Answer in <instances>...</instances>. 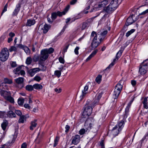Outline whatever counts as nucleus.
<instances>
[{
  "label": "nucleus",
  "instance_id": "nucleus-1",
  "mask_svg": "<svg viewBox=\"0 0 148 148\" xmlns=\"http://www.w3.org/2000/svg\"><path fill=\"white\" fill-rule=\"evenodd\" d=\"M107 33V31L105 30L100 34L93 31L90 36L91 38L94 37L91 44L92 48L95 49L99 45L100 42L103 40L105 36Z\"/></svg>",
  "mask_w": 148,
  "mask_h": 148
},
{
  "label": "nucleus",
  "instance_id": "nucleus-2",
  "mask_svg": "<svg viewBox=\"0 0 148 148\" xmlns=\"http://www.w3.org/2000/svg\"><path fill=\"white\" fill-rule=\"evenodd\" d=\"M124 121L121 120L113 128L112 130V133L114 136H117L121 131L124 126Z\"/></svg>",
  "mask_w": 148,
  "mask_h": 148
},
{
  "label": "nucleus",
  "instance_id": "nucleus-3",
  "mask_svg": "<svg viewBox=\"0 0 148 148\" xmlns=\"http://www.w3.org/2000/svg\"><path fill=\"white\" fill-rule=\"evenodd\" d=\"M91 103L90 100H88L87 101L84 109V116H87L88 117L91 114L93 106L90 104Z\"/></svg>",
  "mask_w": 148,
  "mask_h": 148
},
{
  "label": "nucleus",
  "instance_id": "nucleus-4",
  "mask_svg": "<svg viewBox=\"0 0 148 148\" xmlns=\"http://www.w3.org/2000/svg\"><path fill=\"white\" fill-rule=\"evenodd\" d=\"M1 95L7 100L9 101L11 103H14V99L11 96V94L10 92L2 90L0 91Z\"/></svg>",
  "mask_w": 148,
  "mask_h": 148
},
{
  "label": "nucleus",
  "instance_id": "nucleus-5",
  "mask_svg": "<svg viewBox=\"0 0 148 148\" xmlns=\"http://www.w3.org/2000/svg\"><path fill=\"white\" fill-rule=\"evenodd\" d=\"M70 8V5H67L65 8L64 10L62 12H60L58 11L57 12H53L51 14V18L53 20H55L57 16H61L62 15L65 14L68 11Z\"/></svg>",
  "mask_w": 148,
  "mask_h": 148
},
{
  "label": "nucleus",
  "instance_id": "nucleus-6",
  "mask_svg": "<svg viewBox=\"0 0 148 148\" xmlns=\"http://www.w3.org/2000/svg\"><path fill=\"white\" fill-rule=\"evenodd\" d=\"M9 55V52L7 48H4L0 53V60L2 62L6 61L8 59Z\"/></svg>",
  "mask_w": 148,
  "mask_h": 148
},
{
  "label": "nucleus",
  "instance_id": "nucleus-7",
  "mask_svg": "<svg viewBox=\"0 0 148 148\" xmlns=\"http://www.w3.org/2000/svg\"><path fill=\"white\" fill-rule=\"evenodd\" d=\"M148 59L144 60L140 65L139 72L142 75H144L147 73L148 64L146 63Z\"/></svg>",
  "mask_w": 148,
  "mask_h": 148
},
{
  "label": "nucleus",
  "instance_id": "nucleus-8",
  "mask_svg": "<svg viewBox=\"0 0 148 148\" xmlns=\"http://www.w3.org/2000/svg\"><path fill=\"white\" fill-rule=\"evenodd\" d=\"M122 87L123 86L119 83H118L116 85L113 93V96L114 99L118 98L121 91Z\"/></svg>",
  "mask_w": 148,
  "mask_h": 148
},
{
  "label": "nucleus",
  "instance_id": "nucleus-9",
  "mask_svg": "<svg viewBox=\"0 0 148 148\" xmlns=\"http://www.w3.org/2000/svg\"><path fill=\"white\" fill-rule=\"evenodd\" d=\"M80 138V136L78 134L73 136L71 139V144L77 145L79 142Z\"/></svg>",
  "mask_w": 148,
  "mask_h": 148
},
{
  "label": "nucleus",
  "instance_id": "nucleus-10",
  "mask_svg": "<svg viewBox=\"0 0 148 148\" xmlns=\"http://www.w3.org/2000/svg\"><path fill=\"white\" fill-rule=\"evenodd\" d=\"M49 55L44 49L42 50L40 52V54L39 56L40 60L41 61L45 60L48 57Z\"/></svg>",
  "mask_w": 148,
  "mask_h": 148
},
{
  "label": "nucleus",
  "instance_id": "nucleus-11",
  "mask_svg": "<svg viewBox=\"0 0 148 148\" xmlns=\"http://www.w3.org/2000/svg\"><path fill=\"white\" fill-rule=\"evenodd\" d=\"M91 120L90 119H88L86 121L85 123V128H84V134L85 133V132H87V131L89 129L91 128V127L92 125L91 124Z\"/></svg>",
  "mask_w": 148,
  "mask_h": 148
},
{
  "label": "nucleus",
  "instance_id": "nucleus-12",
  "mask_svg": "<svg viewBox=\"0 0 148 148\" xmlns=\"http://www.w3.org/2000/svg\"><path fill=\"white\" fill-rule=\"evenodd\" d=\"M21 5V3H19L16 5V7L13 12V16H16L17 15L20 10Z\"/></svg>",
  "mask_w": 148,
  "mask_h": 148
},
{
  "label": "nucleus",
  "instance_id": "nucleus-13",
  "mask_svg": "<svg viewBox=\"0 0 148 148\" xmlns=\"http://www.w3.org/2000/svg\"><path fill=\"white\" fill-rule=\"evenodd\" d=\"M108 3V1L107 0H101L98 5L99 8L104 7Z\"/></svg>",
  "mask_w": 148,
  "mask_h": 148
},
{
  "label": "nucleus",
  "instance_id": "nucleus-14",
  "mask_svg": "<svg viewBox=\"0 0 148 148\" xmlns=\"http://www.w3.org/2000/svg\"><path fill=\"white\" fill-rule=\"evenodd\" d=\"M115 10V8H114L110 4L105 9L106 12L108 13H112Z\"/></svg>",
  "mask_w": 148,
  "mask_h": 148
},
{
  "label": "nucleus",
  "instance_id": "nucleus-15",
  "mask_svg": "<svg viewBox=\"0 0 148 148\" xmlns=\"http://www.w3.org/2000/svg\"><path fill=\"white\" fill-rule=\"evenodd\" d=\"M133 18V16H130L127 18L125 23L126 26H128L132 24L134 22Z\"/></svg>",
  "mask_w": 148,
  "mask_h": 148
},
{
  "label": "nucleus",
  "instance_id": "nucleus-16",
  "mask_svg": "<svg viewBox=\"0 0 148 148\" xmlns=\"http://www.w3.org/2000/svg\"><path fill=\"white\" fill-rule=\"evenodd\" d=\"M119 0H112L109 4L114 8H115V9L117 7L118 5V1Z\"/></svg>",
  "mask_w": 148,
  "mask_h": 148
},
{
  "label": "nucleus",
  "instance_id": "nucleus-17",
  "mask_svg": "<svg viewBox=\"0 0 148 148\" xmlns=\"http://www.w3.org/2000/svg\"><path fill=\"white\" fill-rule=\"evenodd\" d=\"M98 52L97 49H96L93 51L88 57L86 60V62H87L92 57H94Z\"/></svg>",
  "mask_w": 148,
  "mask_h": 148
},
{
  "label": "nucleus",
  "instance_id": "nucleus-18",
  "mask_svg": "<svg viewBox=\"0 0 148 148\" xmlns=\"http://www.w3.org/2000/svg\"><path fill=\"white\" fill-rule=\"evenodd\" d=\"M36 120H34L33 121L31 122V126L29 127L30 130H33L34 128L36 127L37 125V123H36Z\"/></svg>",
  "mask_w": 148,
  "mask_h": 148
},
{
  "label": "nucleus",
  "instance_id": "nucleus-19",
  "mask_svg": "<svg viewBox=\"0 0 148 148\" xmlns=\"http://www.w3.org/2000/svg\"><path fill=\"white\" fill-rule=\"evenodd\" d=\"M20 117L18 120V122L19 123H23L25 121H26V119L27 118L26 116L24 115H22L20 116Z\"/></svg>",
  "mask_w": 148,
  "mask_h": 148
},
{
  "label": "nucleus",
  "instance_id": "nucleus-20",
  "mask_svg": "<svg viewBox=\"0 0 148 148\" xmlns=\"http://www.w3.org/2000/svg\"><path fill=\"white\" fill-rule=\"evenodd\" d=\"M35 22V21L34 19H29L27 21V26H31L34 25Z\"/></svg>",
  "mask_w": 148,
  "mask_h": 148
},
{
  "label": "nucleus",
  "instance_id": "nucleus-21",
  "mask_svg": "<svg viewBox=\"0 0 148 148\" xmlns=\"http://www.w3.org/2000/svg\"><path fill=\"white\" fill-rule=\"evenodd\" d=\"M8 116L11 118H14L16 117V115L14 112L12 110H10L8 112Z\"/></svg>",
  "mask_w": 148,
  "mask_h": 148
},
{
  "label": "nucleus",
  "instance_id": "nucleus-22",
  "mask_svg": "<svg viewBox=\"0 0 148 148\" xmlns=\"http://www.w3.org/2000/svg\"><path fill=\"white\" fill-rule=\"evenodd\" d=\"M34 88L37 90L42 89V86L38 84H36L33 85Z\"/></svg>",
  "mask_w": 148,
  "mask_h": 148
},
{
  "label": "nucleus",
  "instance_id": "nucleus-23",
  "mask_svg": "<svg viewBox=\"0 0 148 148\" xmlns=\"http://www.w3.org/2000/svg\"><path fill=\"white\" fill-rule=\"evenodd\" d=\"M46 52L49 55V54H51L54 51V49L52 48L51 47L49 49H44Z\"/></svg>",
  "mask_w": 148,
  "mask_h": 148
},
{
  "label": "nucleus",
  "instance_id": "nucleus-24",
  "mask_svg": "<svg viewBox=\"0 0 148 148\" xmlns=\"http://www.w3.org/2000/svg\"><path fill=\"white\" fill-rule=\"evenodd\" d=\"M24 79L23 77H19L15 79L16 82L18 84H21L23 82Z\"/></svg>",
  "mask_w": 148,
  "mask_h": 148
},
{
  "label": "nucleus",
  "instance_id": "nucleus-25",
  "mask_svg": "<svg viewBox=\"0 0 148 148\" xmlns=\"http://www.w3.org/2000/svg\"><path fill=\"white\" fill-rule=\"evenodd\" d=\"M49 26L47 24H45L44 27L43 32L44 33H46L48 31L49 28Z\"/></svg>",
  "mask_w": 148,
  "mask_h": 148
},
{
  "label": "nucleus",
  "instance_id": "nucleus-26",
  "mask_svg": "<svg viewBox=\"0 0 148 148\" xmlns=\"http://www.w3.org/2000/svg\"><path fill=\"white\" fill-rule=\"evenodd\" d=\"M21 66L17 67L13 70L14 73L15 74H18L19 75V72L21 71Z\"/></svg>",
  "mask_w": 148,
  "mask_h": 148
},
{
  "label": "nucleus",
  "instance_id": "nucleus-27",
  "mask_svg": "<svg viewBox=\"0 0 148 148\" xmlns=\"http://www.w3.org/2000/svg\"><path fill=\"white\" fill-rule=\"evenodd\" d=\"M102 75H99L96 77L95 79L96 81L98 84L100 83L101 80Z\"/></svg>",
  "mask_w": 148,
  "mask_h": 148
},
{
  "label": "nucleus",
  "instance_id": "nucleus-28",
  "mask_svg": "<svg viewBox=\"0 0 148 148\" xmlns=\"http://www.w3.org/2000/svg\"><path fill=\"white\" fill-rule=\"evenodd\" d=\"M123 51L121 50H120L116 53V60H118L119 58H120L122 53Z\"/></svg>",
  "mask_w": 148,
  "mask_h": 148
},
{
  "label": "nucleus",
  "instance_id": "nucleus-29",
  "mask_svg": "<svg viewBox=\"0 0 148 148\" xmlns=\"http://www.w3.org/2000/svg\"><path fill=\"white\" fill-rule=\"evenodd\" d=\"M26 89L27 90L29 91H31L33 90V85L32 86L31 85H27L26 86Z\"/></svg>",
  "mask_w": 148,
  "mask_h": 148
},
{
  "label": "nucleus",
  "instance_id": "nucleus-30",
  "mask_svg": "<svg viewBox=\"0 0 148 148\" xmlns=\"http://www.w3.org/2000/svg\"><path fill=\"white\" fill-rule=\"evenodd\" d=\"M8 124V121L5 120L1 124V127L3 130H5V129L6 127Z\"/></svg>",
  "mask_w": 148,
  "mask_h": 148
},
{
  "label": "nucleus",
  "instance_id": "nucleus-31",
  "mask_svg": "<svg viewBox=\"0 0 148 148\" xmlns=\"http://www.w3.org/2000/svg\"><path fill=\"white\" fill-rule=\"evenodd\" d=\"M32 62V59L31 57H28L27 58L26 60V63L27 65L30 64Z\"/></svg>",
  "mask_w": 148,
  "mask_h": 148
},
{
  "label": "nucleus",
  "instance_id": "nucleus-32",
  "mask_svg": "<svg viewBox=\"0 0 148 148\" xmlns=\"http://www.w3.org/2000/svg\"><path fill=\"white\" fill-rule=\"evenodd\" d=\"M135 31L134 29H132L130 30L127 32L126 34V36L127 37L129 36L131 34L134 33Z\"/></svg>",
  "mask_w": 148,
  "mask_h": 148
},
{
  "label": "nucleus",
  "instance_id": "nucleus-33",
  "mask_svg": "<svg viewBox=\"0 0 148 148\" xmlns=\"http://www.w3.org/2000/svg\"><path fill=\"white\" fill-rule=\"evenodd\" d=\"M54 74L58 77H60L61 75V71H60L56 70L55 71Z\"/></svg>",
  "mask_w": 148,
  "mask_h": 148
},
{
  "label": "nucleus",
  "instance_id": "nucleus-34",
  "mask_svg": "<svg viewBox=\"0 0 148 148\" xmlns=\"http://www.w3.org/2000/svg\"><path fill=\"white\" fill-rule=\"evenodd\" d=\"M23 49L27 54H30V51L27 47L25 46Z\"/></svg>",
  "mask_w": 148,
  "mask_h": 148
},
{
  "label": "nucleus",
  "instance_id": "nucleus-35",
  "mask_svg": "<svg viewBox=\"0 0 148 148\" xmlns=\"http://www.w3.org/2000/svg\"><path fill=\"white\" fill-rule=\"evenodd\" d=\"M24 100L23 99H18V103L19 105H22L23 104Z\"/></svg>",
  "mask_w": 148,
  "mask_h": 148
},
{
  "label": "nucleus",
  "instance_id": "nucleus-36",
  "mask_svg": "<svg viewBox=\"0 0 148 148\" xmlns=\"http://www.w3.org/2000/svg\"><path fill=\"white\" fill-rule=\"evenodd\" d=\"M99 99H96L95 97V99L94 101L91 103H90V104L92 105L93 107H94L95 104H96L99 102Z\"/></svg>",
  "mask_w": 148,
  "mask_h": 148
},
{
  "label": "nucleus",
  "instance_id": "nucleus-37",
  "mask_svg": "<svg viewBox=\"0 0 148 148\" xmlns=\"http://www.w3.org/2000/svg\"><path fill=\"white\" fill-rule=\"evenodd\" d=\"M116 60V59H114L113 60V61L106 68V69H109L110 68L112 67L114 64V62Z\"/></svg>",
  "mask_w": 148,
  "mask_h": 148
},
{
  "label": "nucleus",
  "instance_id": "nucleus-38",
  "mask_svg": "<svg viewBox=\"0 0 148 148\" xmlns=\"http://www.w3.org/2000/svg\"><path fill=\"white\" fill-rule=\"evenodd\" d=\"M116 60V59H114L113 60V61L106 68V69H109L110 68L112 67L114 64V62Z\"/></svg>",
  "mask_w": 148,
  "mask_h": 148
},
{
  "label": "nucleus",
  "instance_id": "nucleus-39",
  "mask_svg": "<svg viewBox=\"0 0 148 148\" xmlns=\"http://www.w3.org/2000/svg\"><path fill=\"white\" fill-rule=\"evenodd\" d=\"M28 73L32 77L35 74L32 69L29 70L28 71Z\"/></svg>",
  "mask_w": 148,
  "mask_h": 148
},
{
  "label": "nucleus",
  "instance_id": "nucleus-40",
  "mask_svg": "<svg viewBox=\"0 0 148 148\" xmlns=\"http://www.w3.org/2000/svg\"><path fill=\"white\" fill-rule=\"evenodd\" d=\"M33 60L34 62H36L40 60L39 56H35L33 58Z\"/></svg>",
  "mask_w": 148,
  "mask_h": 148
},
{
  "label": "nucleus",
  "instance_id": "nucleus-41",
  "mask_svg": "<svg viewBox=\"0 0 148 148\" xmlns=\"http://www.w3.org/2000/svg\"><path fill=\"white\" fill-rule=\"evenodd\" d=\"M15 113L19 116H21L22 115L21 112L18 110H16L15 111Z\"/></svg>",
  "mask_w": 148,
  "mask_h": 148
},
{
  "label": "nucleus",
  "instance_id": "nucleus-42",
  "mask_svg": "<svg viewBox=\"0 0 148 148\" xmlns=\"http://www.w3.org/2000/svg\"><path fill=\"white\" fill-rule=\"evenodd\" d=\"M10 64L12 67L14 68L16 66L17 64L15 62L11 61L10 62Z\"/></svg>",
  "mask_w": 148,
  "mask_h": 148
},
{
  "label": "nucleus",
  "instance_id": "nucleus-43",
  "mask_svg": "<svg viewBox=\"0 0 148 148\" xmlns=\"http://www.w3.org/2000/svg\"><path fill=\"white\" fill-rule=\"evenodd\" d=\"M4 81L5 83L9 84H11L12 83V80L10 79H9L7 78H5L4 79Z\"/></svg>",
  "mask_w": 148,
  "mask_h": 148
},
{
  "label": "nucleus",
  "instance_id": "nucleus-44",
  "mask_svg": "<svg viewBox=\"0 0 148 148\" xmlns=\"http://www.w3.org/2000/svg\"><path fill=\"white\" fill-rule=\"evenodd\" d=\"M59 140V138L58 136H56V138L54 140V142L55 143L54 144V146L56 147V145H57L58 143V142Z\"/></svg>",
  "mask_w": 148,
  "mask_h": 148
},
{
  "label": "nucleus",
  "instance_id": "nucleus-45",
  "mask_svg": "<svg viewBox=\"0 0 148 148\" xmlns=\"http://www.w3.org/2000/svg\"><path fill=\"white\" fill-rule=\"evenodd\" d=\"M130 108V107H129L127 106L126 107L125 109V114H124L125 116H127V114L129 112V109Z\"/></svg>",
  "mask_w": 148,
  "mask_h": 148
},
{
  "label": "nucleus",
  "instance_id": "nucleus-46",
  "mask_svg": "<svg viewBox=\"0 0 148 148\" xmlns=\"http://www.w3.org/2000/svg\"><path fill=\"white\" fill-rule=\"evenodd\" d=\"M34 80L39 82L41 80V78L40 76L36 75L34 77Z\"/></svg>",
  "mask_w": 148,
  "mask_h": 148
},
{
  "label": "nucleus",
  "instance_id": "nucleus-47",
  "mask_svg": "<svg viewBox=\"0 0 148 148\" xmlns=\"http://www.w3.org/2000/svg\"><path fill=\"white\" fill-rule=\"evenodd\" d=\"M102 95V93H99L97 94V95L95 97L96 99H98L99 100L101 98V97Z\"/></svg>",
  "mask_w": 148,
  "mask_h": 148
},
{
  "label": "nucleus",
  "instance_id": "nucleus-48",
  "mask_svg": "<svg viewBox=\"0 0 148 148\" xmlns=\"http://www.w3.org/2000/svg\"><path fill=\"white\" fill-rule=\"evenodd\" d=\"M16 48L15 47L13 46H12L9 49V50L10 52H12L13 51H16Z\"/></svg>",
  "mask_w": 148,
  "mask_h": 148
},
{
  "label": "nucleus",
  "instance_id": "nucleus-49",
  "mask_svg": "<svg viewBox=\"0 0 148 148\" xmlns=\"http://www.w3.org/2000/svg\"><path fill=\"white\" fill-rule=\"evenodd\" d=\"M82 16V14L81 15H80V14H78V16H76L75 18H72V21H74L76 19H77L78 18H80Z\"/></svg>",
  "mask_w": 148,
  "mask_h": 148
},
{
  "label": "nucleus",
  "instance_id": "nucleus-50",
  "mask_svg": "<svg viewBox=\"0 0 148 148\" xmlns=\"http://www.w3.org/2000/svg\"><path fill=\"white\" fill-rule=\"evenodd\" d=\"M79 49V47H76L74 50V52L75 53L76 55H78L79 54L78 50Z\"/></svg>",
  "mask_w": 148,
  "mask_h": 148
},
{
  "label": "nucleus",
  "instance_id": "nucleus-51",
  "mask_svg": "<svg viewBox=\"0 0 148 148\" xmlns=\"http://www.w3.org/2000/svg\"><path fill=\"white\" fill-rule=\"evenodd\" d=\"M32 69L34 72L35 73H36L37 72L39 71H40V69L39 68H36Z\"/></svg>",
  "mask_w": 148,
  "mask_h": 148
},
{
  "label": "nucleus",
  "instance_id": "nucleus-52",
  "mask_svg": "<svg viewBox=\"0 0 148 148\" xmlns=\"http://www.w3.org/2000/svg\"><path fill=\"white\" fill-rule=\"evenodd\" d=\"M70 128V127L68 125H66L65 127V129L66 130L65 132L66 133H67L69 131V130Z\"/></svg>",
  "mask_w": 148,
  "mask_h": 148
},
{
  "label": "nucleus",
  "instance_id": "nucleus-53",
  "mask_svg": "<svg viewBox=\"0 0 148 148\" xmlns=\"http://www.w3.org/2000/svg\"><path fill=\"white\" fill-rule=\"evenodd\" d=\"M131 83L133 86L134 87L136 86V81L134 80H132L131 81Z\"/></svg>",
  "mask_w": 148,
  "mask_h": 148
},
{
  "label": "nucleus",
  "instance_id": "nucleus-54",
  "mask_svg": "<svg viewBox=\"0 0 148 148\" xmlns=\"http://www.w3.org/2000/svg\"><path fill=\"white\" fill-rule=\"evenodd\" d=\"M59 60L60 62L61 63L64 64V61L63 58L62 57H60L59 58Z\"/></svg>",
  "mask_w": 148,
  "mask_h": 148
},
{
  "label": "nucleus",
  "instance_id": "nucleus-55",
  "mask_svg": "<svg viewBox=\"0 0 148 148\" xmlns=\"http://www.w3.org/2000/svg\"><path fill=\"white\" fill-rule=\"evenodd\" d=\"M148 12V9L146 10L143 11L141 13L139 14V15H145Z\"/></svg>",
  "mask_w": 148,
  "mask_h": 148
},
{
  "label": "nucleus",
  "instance_id": "nucleus-56",
  "mask_svg": "<svg viewBox=\"0 0 148 148\" xmlns=\"http://www.w3.org/2000/svg\"><path fill=\"white\" fill-rule=\"evenodd\" d=\"M100 145L101 146V148H105L103 140L101 141L100 143Z\"/></svg>",
  "mask_w": 148,
  "mask_h": 148
},
{
  "label": "nucleus",
  "instance_id": "nucleus-57",
  "mask_svg": "<svg viewBox=\"0 0 148 148\" xmlns=\"http://www.w3.org/2000/svg\"><path fill=\"white\" fill-rule=\"evenodd\" d=\"M100 145L101 146V148H105L103 140L101 141L100 143Z\"/></svg>",
  "mask_w": 148,
  "mask_h": 148
},
{
  "label": "nucleus",
  "instance_id": "nucleus-58",
  "mask_svg": "<svg viewBox=\"0 0 148 148\" xmlns=\"http://www.w3.org/2000/svg\"><path fill=\"white\" fill-rule=\"evenodd\" d=\"M77 1V0H72L70 2V3L71 5H73L75 4Z\"/></svg>",
  "mask_w": 148,
  "mask_h": 148
},
{
  "label": "nucleus",
  "instance_id": "nucleus-59",
  "mask_svg": "<svg viewBox=\"0 0 148 148\" xmlns=\"http://www.w3.org/2000/svg\"><path fill=\"white\" fill-rule=\"evenodd\" d=\"M84 28H86L88 27L89 25V22L87 23L86 22H85V23H84Z\"/></svg>",
  "mask_w": 148,
  "mask_h": 148
},
{
  "label": "nucleus",
  "instance_id": "nucleus-60",
  "mask_svg": "<svg viewBox=\"0 0 148 148\" xmlns=\"http://www.w3.org/2000/svg\"><path fill=\"white\" fill-rule=\"evenodd\" d=\"M57 93H59L61 91V90L60 88L58 89L57 88H55L54 90Z\"/></svg>",
  "mask_w": 148,
  "mask_h": 148
},
{
  "label": "nucleus",
  "instance_id": "nucleus-61",
  "mask_svg": "<svg viewBox=\"0 0 148 148\" xmlns=\"http://www.w3.org/2000/svg\"><path fill=\"white\" fill-rule=\"evenodd\" d=\"M25 46L21 44H19L18 45L17 47L23 49Z\"/></svg>",
  "mask_w": 148,
  "mask_h": 148
},
{
  "label": "nucleus",
  "instance_id": "nucleus-62",
  "mask_svg": "<svg viewBox=\"0 0 148 148\" xmlns=\"http://www.w3.org/2000/svg\"><path fill=\"white\" fill-rule=\"evenodd\" d=\"M27 144L25 143H23L21 145V148H26Z\"/></svg>",
  "mask_w": 148,
  "mask_h": 148
},
{
  "label": "nucleus",
  "instance_id": "nucleus-63",
  "mask_svg": "<svg viewBox=\"0 0 148 148\" xmlns=\"http://www.w3.org/2000/svg\"><path fill=\"white\" fill-rule=\"evenodd\" d=\"M9 35L10 36V37L12 38L15 36V34L14 33L11 32L9 34Z\"/></svg>",
  "mask_w": 148,
  "mask_h": 148
},
{
  "label": "nucleus",
  "instance_id": "nucleus-64",
  "mask_svg": "<svg viewBox=\"0 0 148 148\" xmlns=\"http://www.w3.org/2000/svg\"><path fill=\"white\" fill-rule=\"evenodd\" d=\"M8 148L7 145L5 144L1 145V147H0V148Z\"/></svg>",
  "mask_w": 148,
  "mask_h": 148
}]
</instances>
